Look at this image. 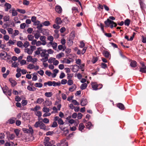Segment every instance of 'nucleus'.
Listing matches in <instances>:
<instances>
[{
  "label": "nucleus",
  "instance_id": "obj_1",
  "mask_svg": "<svg viewBox=\"0 0 146 146\" xmlns=\"http://www.w3.org/2000/svg\"><path fill=\"white\" fill-rule=\"evenodd\" d=\"M50 138L48 137H45L44 141V143L45 146H51L54 143V141H49Z\"/></svg>",
  "mask_w": 146,
  "mask_h": 146
},
{
  "label": "nucleus",
  "instance_id": "obj_2",
  "mask_svg": "<svg viewBox=\"0 0 146 146\" xmlns=\"http://www.w3.org/2000/svg\"><path fill=\"white\" fill-rule=\"evenodd\" d=\"M91 86L93 90H94L100 89L102 87V84H98L96 82L92 83Z\"/></svg>",
  "mask_w": 146,
  "mask_h": 146
},
{
  "label": "nucleus",
  "instance_id": "obj_3",
  "mask_svg": "<svg viewBox=\"0 0 146 146\" xmlns=\"http://www.w3.org/2000/svg\"><path fill=\"white\" fill-rule=\"evenodd\" d=\"M54 121H58V124L60 125H63L64 123L62 119L61 118H60L59 117L57 116H55L54 118Z\"/></svg>",
  "mask_w": 146,
  "mask_h": 146
},
{
  "label": "nucleus",
  "instance_id": "obj_4",
  "mask_svg": "<svg viewBox=\"0 0 146 146\" xmlns=\"http://www.w3.org/2000/svg\"><path fill=\"white\" fill-rule=\"evenodd\" d=\"M47 50L46 49H43L42 48L40 55L41 57H48L49 55L47 53Z\"/></svg>",
  "mask_w": 146,
  "mask_h": 146
},
{
  "label": "nucleus",
  "instance_id": "obj_5",
  "mask_svg": "<svg viewBox=\"0 0 146 146\" xmlns=\"http://www.w3.org/2000/svg\"><path fill=\"white\" fill-rule=\"evenodd\" d=\"M52 104L51 101H49V99H46L43 103L44 106H51Z\"/></svg>",
  "mask_w": 146,
  "mask_h": 146
},
{
  "label": "nucleus",
  "instance_id": "obj_6",
  "mask_svg": "<svg viewBox=\"0 0 146 146\" xmlns=\"http://www.w3.org/2000/svg\"><path fill=\"white\" fill-rule=\"evenodd\" d=\"M4 7L5 11H8L10 9L11 7V5L9 3H6L5 4Z\"/></svg>",
  "mask_w": 146,
  "mask_h": 146
},
{
  "label": "nucleus",
  "instance_id": "obj_7",
  "mask_svg": "<svg viewBox=\"0 0 146 146\" xmlns=\"http://www.w3.org/2000/svg\"><path fill=\"white\" fill-rule=\"evenodd\" d=\"M39 128L40 129L43 130L44 131H47L49 129L46 128L45 124L42 121L41 123Z\"/></svg>",
  "mask_w": 146,
  "mask_h": 146
},
{
  "label": "nucleus",
  "instance_id": "obj_8",
  "mask_svg": "<svg viewBox=\"0 0 146 146\" xmlns=\"http://www.w3.org/2000/svg\"><path fill=\"white\" fill-rule=\"evenodd\" d=\"M112 23H113V21L110 20L109 19H108L107 20L104 22V23L106 25V27H109L110 25L111 24H112Z\"/></svg>",
  "mask_w": 146,
  "mask_h": 146
},
{
  "label": "nucleus",
  "instance_id": "obj_9",
  "mask_svg": "<svg viewBox=\"0 0 146 146\" xmlns=\"http://www.w3.org/2000/svg\"><path fill=\"white\" fill-rule=\"evenodd\" d=\"M46 37L44 36H42L40 37V39L42 42V45H45L46 44Z\"/></svg>",
  "mask_w": 146,
  "mask_h": 146
},
{
  "label": "nucleus",
  "instance_id": "obj_10",
  "mask_svg": "<svg viewBox=\"0 0 146 146\" xmlns=\"http://www.w3.org/2000/svg\"><path fill=\"white\" fill-rule=\"evenodd\" d=\"M55 11L58 13L60 14L62 12V8L59 5L56 6L55 7Z\"/></svg>",
  "mask_w": 146,
  "mask_h": 146
},
{
  "label": "nucleus",
  "instance_id": "obj_11",
  "mask_svg": "<svg viewBox=\"0 0 146 146\" xmlns=\"http://www.w3.org/2000/svg\"><path fill=\"white\" fill-rule=\"evenodd\" d=\"M87 103L88 102L86 99L83 98L81 100L80 104L82 106H85L87 104Z\"/></svg>",
  "mask_w": 146,
  "mask_h": 146
},
{
  "label": "nucleus",
  "instance_id": "obj_12",
  "mask_svg": "<svg viewBox=\"0 0 146 146\" xmlns=\"http://www.w3.org/2000/svg\"><path fill=\"white\" fill-rule=\"evenodd\" d=\"M42 48L41 47H40L37 48L36 51L35 52V54L36 55H39L40 54L41 52Z\"/></svg>",
  "mask_w": 146,
  "mask_h": 146
},
{
  "label": "nucleus",
  "instance_id": "obj_13",
  "mask_svg": "<svg viewBox=\"0 0 146 146\" xmlns=\"http://www.w3.org/2000/svg\"><path fill=\"white\" fill-rule=\"evenodd\" d=\"M16 120V118L13 117L9 119L8 120V121L9 123L10 124H13L15 123V121Z\"/></svg>",
  "mask_w": 146,
  "mask_h": 146
},
{
  "label": "nucleus",
  "instance_id": "obj_14",
  "mask_svg": "<svg viewBox=\"0 0 146 146\" xmlns=\"http://www.w3.org/2000/svg\"><path fill=\"white\" fill-rule=\"evenodd\" d=\"M103 54L104 56L106 58H109L110 55V52L106 50H104L103 52Z\"/></svg>",
  "mask_w": 146,
  "mask_h": 146
},
{
  "label": "nucleus",
  "instance_id": "obj_15",
  "mask_svg": "<svg viewBox=\"0 0 146 146\" xmlns=\"http://www.w3.org/2000/svg\"><path fill=\"white\" fill-rule=\"evenodd\" d=\"M79 66L77 65H74L73 66V67L72 69V71L74 72H77L78 70Z\"/></svg>",
  "mask_w": 146,
  "mask_h": 146
},
{
  "label": "nucleus",
  "instance_id": "obj_16",
  "mask_svg": "<svg viewBox=\"0 0 146 146\" xmlns=\"http://www.w3.org/2000/svg\"><path fill=\"white\" fill-rule=\"evenodd\" d=\"M66 48V47L65 45H60L58 46V49L59 50H62V51H64L65 50Z\"/></svg>",
  "mask_w": 146,
  "mask_h": 146
},
{
  "label": "nucleus",
  "instance_id": "obj_17",
  "mask_svg": "<svg viewBox=\"0 0 146 146\" xmlns=\"http://www.w3.org/2000/svg\"><path fill=\"white\" fill-rule=\"evenodd\" d=\"M15 136L14 134H12L9 135V136H7V137L8 140L9 141L10 140H13L15 138Z\"/></svg>",
  "mask_w": 146,
  "mask_h": 146
},
{
  "label": "nucleus",
  "instance_id": "obj_18",
  "mask_svg": "<svg viewBox=\"0 0 146 146\" xmlns=\"http://www.w3.org/2000/svg\"><path fill=\"white\" fill-rule=\"evenodd\" d=\"M61 19L60 17H57L55 19V23L58 25H60L62 23Z\"/></svg>",
  "mask_w": 146,
  "mask_h": 146
},
{
  "label": "nucleus",
  "instance_id": "obj_19",
  "mask_svg": "<svg viewBox=\"0 0 146 146\" xmlns=\"http://www.w3.org/2000/svg\"><path fill=\"white\" fill-rule=\"evenodd\" d=\"M9 81L11 84V86L13 87L15 86L17 84L16 82L11 78H10L9 79Z\"/></svg>",
  "mask_w": 146,
  "mask_h": 146
},
{
  "label": "nucleus",
  "instance_id": "obj_20",
  "mask_svg": "<svg viewBox=\"0 0 146 146\" xmlns=\"http://www.w3.org/2000/svg\"><path fill=\"white\" fill-rule=\"evenodd\" d=\"M137 62L134 60H132L130 64V66L132 67L135 68L137 66Z\"/></svg>",
  "mask_w": 146,
  "mask_h": 146
},
{
  "label": "nucleus",
  "instance_id": "obj_21",
  "mask_svg": "<svg viewBox=\"0 0 146 146\" xmlns=\"http://www.w3.org/2000/svg\"><path fill=\"white\" fill-rule=\"evenodd\" d=\"M117 106L121 110H123L125 108L124 105L121 103H119L117 104Z\"/></svg>",
  "mask_w": 146,
  "mask_h": 146
},
{
  "label": "nucleus",
  "instance_id": "obj_22",
  "mask_svg": "<svg viewBox=\"0 0 146 146\" xmlns=\"http://www.w3.org/2000/svg\"><path fill=\"white\" fill-rule=\"evenodd\" d=\"M40 108V107L39 106H36L34 108H31V110L35 112L38 111Z\"/></svg>",
  "mask_w": 146,
  "mask_h": 146
},
{
  "label": "nucleus",
  "instance_id": "obj_23",
  "mask_svg": "<svg viewBox=\"0 0 146 146\" xmlns=\"http://www.w3.org/2000/svg\"><path fill=\"white\" fill-rule=\"evenodd\" d=\"M75 36L74 35L73 38V39H70L69 40H68L67 41V44L69 46L72 45L73 43V39H74V37Z\"/></svg>",
  "mask_w": 146,
  "mask_h": 146
},
{
  "label": "nucleus",
  "instance_id": "obj_24",
  "mask_svg": "<svg viewBox=\"0 0 146 146\" xmlns=\"http://www.w3.org/2000/svg\"><path fill=\"white\" fill-rule=\"evenodd\" d=\"M47 40L50 41L49 44L52 43V42H53L54 38L52 36L50 35L48 36L47 38Z\"/></svg>",
  "mask_w": 146,
  "mask_h": 146
},
{
  "label": "nucleus",
  "instance_id": "obj_25",
  "mask_svg": "<svg viewBox=\"0 0 146 146\" xmlns=\"http://www.w3.org/2000/svg\"><path fill=\"white\" fill-rule=\"evenodd\" d=\"M44 100L42 98H38L37 99L36 103L39 104H41L42 102H44Z\"/></svg>",
  "mask_w": 146,
  "mask_h": 146
},
{
  "label": "nucleus",
  "instance_id": "obj_26",
  "mask_svg": "<svg viewBox=\"0 0 146 146\" xmlns=\"http://www.w3.org/2000/svg\"><path fill=\"white\" fill-rule=\"evenodd\" d=\"M86 126L87 128H88L89 129H90L92 128V125L91 122H89L86 123Z\"/></svg>",
  "mask_w": 146,
  "mask_h": 146
},
{
  "label": "nucleus",
  "instance_id": "obj_27",
  "mask_svg": "<svg viewBox=\"0 0 146 146\" xmlns=\"http://www.w3.org/2000/svg\"><path fill=\"white\" fill-rule=\"evenodd\" d=\"M50 44H51L52 45V47L54 49V50H56L57 46V44L56 42H52V43Z\"/></svg>",
  "mask_w": 146,
  "mask_h": 146
},
{
  "label": "nucleus",
  "instance_id": "obj_28",
  "mask_svg": "<svg viewBox=\"0 0 146 146\" xmlns=\"http://www.w3.org/2000/svg\"><path fill=\"white\" fill-rule=\"evenodd\" d=\"M7 55V53L6 52L4 51L3 52L1 53L0 54V57L1 58H2L3 57L6 58Z\"/></svg>",
  "mask_w": 146,
  "mask_h": 146
},
{
  "label": "nucleus",
  "instance_id": "obj_29",
  "mask_svg": "<svg viewBox=\"0 0 146 146\" xmlns=\"http://www.w3.org/2000/svg\"><path fill=\"white\" fill-rule=\"evenodd\" d=\"M85 126L82 123H80L79 125V130L81 131H82V130L84 129Z\"/></svg>",
  "mask_w": 146,
  "mask_h": 146
},
{
  "label": "nucleus",
  "instance_id": "obj_30",
  "mask_svg": "<svg viewBox=\"0 0 146 146\" xmlns=\"http://www.w3.org/2000/svg\"><path fill=\"white\" fill-rule=\"evenodd\" d=\"M42 112L40 111H38L35 112V114L37 116L38 118L41 117L42 115Z\"/></svg>",
  "mask_w": 146,
  "mask_h": 146
},
{
  "label": "nucleus",
  "instance_id": "obj_31",
  "mask_svg": "<svg viewBox=\"0 0 146 146\" xmlns=\"http://www.w3.org/2000/svg\"><path fill=\"white\" fill-rule=\"evenodd\" d=\"M42 110L44 112L47 113L49 112L50 110L46 106H44L42 108Z\"/></svg>",
  "mask_w": 146,
  "mask_h": 146
},
{
  "label": "nucleus",
  "instance_id": "obj_32",
  "mask_svg": "<svg viewBox=\"0 0 146 146\" xmlns=\"http://www.w3.org/2000/svg\"><path fill=\"white\" fill-rule=\"evenodd\" d=\"M76 89V87L75 85H74L72 86L71 87L69 88V90L71 92H72L75 90Z\"/></svg>",
  "mask_w": 146,
  "mask_h": 146
},
{
  "label": "nucleus",
  "instance_id": "obj_33",
  "mask_svg": "<svg viewBox=\"0 0 146 146\" xmlns=\"http://www.w3.org/2000/svg\"><path fill=\"white\" fill-rule=\"evenodd\" d=\"M25 52L29 54H31L33 52L32 50H31V49L29 48H27L25 49Z\"/></svg>",
  "mask_w": 146,
  "mask_h": 146
},
{
  "label": "nucleus",
  "instance_id": "obj_34",
  "mask_svg": "<svg viewBox=\"0 0 146 146\" xmlns=\"http://www.w3.org/2000/svg\"><path fill=\"white\" fill-rule=\"evenodd\" d=\"M41 121H37L36 122L34 125V126L36 128L40 127Z\"/></svg>",
  "mask_w": 146,
  "mask_h": 146
},
{
  "label": "nucleus",
  "instance_id": "obj_35",
  "mask_svg": "<svg viewBox=\"0 0 146 146\" xmlns=\"http://www.w3.org/2000/svg\"><path fill=\"white\" fill-rule=\"evenodd\" d=\"M27 89L30 91H35L36 90V88L34 87H32L29 86H28Z\"/></svg>",
  "mask_w": 146,
  "mask_h": 146
},
{
  "label": "nucleus",
  "instance_id": "obj_36",
  "mask_svg": "<svg viewBox=\"0 0 146 146\" xmlns=\"http://www.w3.org/2000/svg\"><path fill=\"white\" fill-rule=\"evenodd\" d=\"M87 86V85L86 83H84L81 84L80 88L82 90L85 89Z\"/></svg>",
  "mask_w": 146,
  "mask_h": 146
},
{
  "label": "nucleus",
  "instance_id": "obj_37",
  "mask_svg": "<svg viewBox=\"0 0 146 146\" xmlns=\"http://www.w3.org/2000/svg\"><path fill=\"white\" fill-rule=\"evenodd\" d=\"M64 56V54L63 52H61L56 56V58L58 59H60Z\"/></svg>",
  "mask_w": 146,
  "mask_h": 146
},
{
  "label": "nucleus",
  "instance_id": "obj_38",
  "mask_svg": "<svg viewBox=\"0 0 146 146\" xmlns=\"http://www.w3.org/2000/svg\"><path fill=\"white\" fill-rule=\"evenodd\" d=\"M130 20L128 19H127L126 20H125L124 21V24L125 25L127 26H129V25L130 24Z\"/></svg>",
  "mask_w": 146,
  "mask_h": 146
},
{
  "label": "nucleus",
  "instance_id": "obj_39",
  "mask_svg": "<svg viewBox=\"0 0 146 146\" xmlns=\"http://www.w3.org/2000/svg\"><path fill=\"white\" fill-rule=\"evenodd\" d=\"M140 7L141 9H143L145 5V4L142 1H139Z\"/></svg>",
  "mask_w": 146,
  "mask_h": 146
},
{
  "label": "nucleus",
  "instance_id": "obj_40",
  "mask_svg": "<svg viewBox=\"0 0 146 146\" xmlns=\"http://www.w3.org/2000/svg\"><path fill=\"white\" fill-rule=\"evenodd\" d=\"M10 17L9 15H6L3 18L4 21H9L10 19Z\"/></svg>",
  "mask_w": 146,
  "mask_h": 146
},
{
  "label": "nucleus",
  "instance_id": "obj_41",
  "mask_svg": "<svg viewBox=\"0 0 146 146\" xmlns=\"http://www.w3.org/2000/svg\"><path fill=\"white\" fill-rule=\"evenodd\" d=\"M45 96L47 97H50L52 96L53 94L52 92H46L45 93Z\"/></svg>",
  "mask_w": 146,
  "mask_h": 146
},
{
  "label": "nucleus",
  "instance_id": "obj_42",
  "mask_svg": "<svg viewBox=\"0 0 146 146\" xmlns=\"http://www.w3.org/2000/svg\"><path fill=\"white\" fill-rule=\"evenodd\" d=\"M19 33V32L18 30H14V32L12 36V37H14L15 36L18 35Z\"/></svg>",
  "mask_w": 146,
  "mask_h": 146
},
{
  "label": "nucleus",
  "instance_id": "obj_43",
  "mask_svg": "<svg viewBox=\"0 0 146 146\" xmlns=\"http://www.w3.org/2000/svg\"><path fill=\"white\" fill-rule=\"evenodd\" d=\"M85 44L83 41H81L80 42V44L79 45V47L83 48L85 47Z\"/></svg>",
  "mask_w": 146,
  "mask_h": 146
},
{
  "label": "nucleus",
  "instance_id": "obj_44",
  "mask_svg": "<svg viewBox=\"0 0 146 146\" xmlns=\"http://www.w3.org/2000/svg\"><path fill=\"white\" fill-rule=\"evenodd\" d=\"M35 86L36 87L41 88L42 86V84L40 83H36L35 84Z\"/></svg>",
  "mask_w": 146,
  "mask_h": 146
},
{
  "label": "nucleus",
  "instance_id": "obj_45",
  "mask_svg": "<svg viewBox=\"0 0 146 146\" xmlns=\"http://www.w3.org/2000/svg\"><path fill=\"white\" fill-rule=\"evenodd\" d=\"M35 67V65L32 64H29L28 65L27 68L29 69H33Z\"/></svg>",
  "mask_w": 146,
  "mask_h": 146
},
{
  "label": "nucleus",
  "instance_id": "obj_46",
  "mask_svg": "<svg viewBox=\"0 0 146 146\" xmlns=\"http://www.w3.org/2000/svg\"><path fill=\"white\" fill-rule=\"evenodd\" d=\"M40 119H42L43 122L44 123H49V119L46 118H44L43 119H42V118H41Z\"/></svg>",
  "mask_w": 146,
  "mask_h": 146
},
{
  "label": "nucleus",
  "instance_id": "obj_47",
  "mask_svg": "<svg viewBox=\"0 0 146 146\" xmlns=\"http://www.w3.org/2000/svg\"><path fill=\"white\" fill-rule=\"evenodd\" d=\"M7 31L8 33L9 34H12L13 32V29L11 28H8L7 29Z\"/></svg>",
  "mask_w": 146,
  "mask_h": 146
},
{
  "label": "nucleus",
  "instance_id": "obj_48",
  "mask_svg": "<svg viewBox=\"0 0 146 146\" xmlns=\"http://www.w3.org/2000/svg\"><path fill=\"white\" fill-rule=\"evenodd\" d=\"M60 82H56L55 81H53V86L55 87L57 86H60Z\"/></svg>",
  "mask_w": 146,
  "mask_h": 146
},
{
  "label": "nucleus",
  "instance_id": "obj_49",
  "mask_svg": "<svg viewBox=\"0 0 146 146\" xmlns=\"http://www.w3.org/2000/svg\"><path fill=\"white\" fill-rule=\"evenodd\" d=\"M43 24L44 25L46 26H49L50 25V23L48 21H45L43 23Z\"/></svg>",
  "mask_w": 146,
  "mask_h": 146
},
{
  "label": "nucleus",
  "instance_id": "obj_50",
  "mask_svg": "<svg viewBox=\"0 0 146 146\" xmlns=\"http://www.w3.org/2000/svg\"><path fill=\"white\" fill-rule=\"evenodd\" d=\"M12 15L13 16H17L18 14L17 11L14 9L12 10Z\"/></svg>",
  "mask_w": 146,
  "mask_h": 146
},
{
  "label": "nucleus",
  "instance_id": "obj_51",
  "mask_svg": "<svg viewBox=\"0 0 146 146\" xmlns=\"http://www.w3.org/2000/svg\"><path fill=\"white\" fill-rule=\"evenodd\" d=\"M72 11L73 13L77 12H78V9L76 7H73L72 9Z\"/></svg>",
  "mask_w": 146,
  "mask_h": 146
},
{
  "label": "nucleus",
  "instance_id": "obj_52",
  "mask_svg": "<svg viewBox=\"0 0 146 146\" xmlns=\"http://www.w3.org/2000/svg\"><path fill=\"white\" fill-rule=\"evenodd\" d=\"M27 38L29 40L32 41L34 38V36L31 35H28Z\"/></svg>",
  "mask_w": 146,
  "mask_h": 146
},
{
  "label": "nucleus",
  "instance_id": "obj_53",
  "mask_svg": "<svg viewBox=\"0 0 146 146\" xmlns=\"http://www.w3.org/2000/svg\"><path fill=\"white\" fill-rule=\"evenodd\" d=\"M10 72V71L9 70H7L6 72L5 73L3 74V76L4 78H7V76L9 74Z\"/></svg>",
  "mask_w": 146,
  "mask_h": 146
},
{
  "label": "nucleus",
  "instance_id": "obj_54",
  "mask_svg": "<svg viewBox=\"0 0 146 146\" xmlns=\"http://www.w3.org/2000/svg\"><path fill=\"white\" fill-rule=\"evenodd\" d=\"M55 60V59L54 58L50 57L49 59H48V62L49 63H52V62H53Z\"/></svg>",
  "mask_w": 146,
  "mask_h": 146
},
{
  "label": "nucleus",
  "instance_id": "obj_55",
  "mask_svg": "<svg viewBox=\"0 0 146 146\" xmlns=\"http://www.w3.org/2000/svg\"><path fill=\"white\" fill-rule=\"evenodd\" d=\"M48 57H44V58H42L40 60L43 62H45L48 60Z\"/></svg>",
  "mask_w": 146,
  "mask_h": 146
},
{
  "label": "nucleus",
  "instance_id": "obj_56",
  "mask_svg": "<svg viewBox=\"0 0 146 146\" xmlns=\"http://www.w3.org/2000/svg\"><path fill=\"white\" fill-rule=\"evenodd\" d=\"M56 121H54L53 122L51 127H56L58 126V124L56 122Z\"/></svg>",
  "mask_w": 146,
  "mask_h": 146
},
{
  "label": "nucleus",
  "instance_id": "obj_57",
  "mask_svg": "<svg viewBox=\"0 0 146 146\" xmlns=\"http://www.w3.org/2000/svg\"><path fill=\"white\" fill-rule=\"evenodd\" d=\"M17 11L21 13L24 14L25 13V11L24 9H17Z\"/></svg>",
  "mask_w": 146,
  "mask_h": 146
},
{
  "label": "nucleus",
  "instance_id": "obj_58",
  "mask_svg": "<svg viewBox=\"0 0 146 146\" xmlns=\"http://www.w3.org/2000/svg\"><path fill=\"white\" fill-rule=\"evenodd\" d=\"M14 131L17 136H18L19 134L20 130L17 129H15L14 130Z\"/></svg>",
  "mask_w": 146,
  "mask_h": 146
},
{
  "label": "nucleus",
  "instance_id": "obj_59",
  "mask_svg": "<svg viewBox=\"0 0 146 146\" xmlns=\"http://www.w3.org/2000/svg\"><path fill=\"white\" fill-rule=\"evenodd\" d=\"M139 71L143 73H146V68H143L140 67Z\"/></svg>",
  "mask_w": 146,
  "mask_h": 146
},
{
  "label": "nucleus",
  "instance_id": "obj_60",
  "mask_svg": "<svg viewBox=\"0 0 146 146\" xmlns=\"http://www.w3.org/2000/svg\"><path fill=\"white\" fill-rule=\"evenodd\" d=\"M29 133L32 134L34 133V130L32 129V127L30 126L29 127Z\"/></svg>",
  "mask_w": 146,
  "mask_h": 146
},
{
  "label": "nucleus",
  "instance_id": "obj_61",
  "mask_svg": "<svg viewBox=\"0 0 146 146\" xmlns=\"http://www.w3.org/2000/svg\"><path fill=\"white\" fill-rule=\"evenodd\" d=\"M33 58L30 55H28L27 57V61L28 62H30L32 61Z\"/></svg>",
  "mask_w": 146,
  "mask_h": 146
},
{
  "label": "nucleus",
  "instance_id": "obj_62",
  "mask_svg": "<svg viewBox=\"0 0 146 146\" xmlns=\"http://www.w3.org/2000/svg\"><path fill=\"white\" fill-rule=\"evenodd\" d=\"M72 102L75 105H79V103L76 100H73L72 101Z\"/></svg>",
  "mask_w": 146,
  "mask_h": 146
},
{
  "label": "nucleus",
  "instance_id": "obj_63",
  "mask_svg": "<svg viewBox=\"0 0 146 146\" xmlns=\"http://www.w3.org/2000/svg\"><path fill=\"white\" fill-rule=\"evenodd\" d=\"M67 82L69 86L72 85L73 83V81L71 79L69 80Z\"/></svg>",
  "mask_w": 146,
  "mask_h": 146
},
{
  "label": "nucleus",
  "instance_id": "obj_64",
  "mask_svg": "<svg viewBox=\"0 0 146 146\" xmlns=\"http://www.w3.org/2000/svg\"><path fill=\"white\" fill-rule=\"evenodd\" d=\"M29 45V42L27 41H26L24 43L23 46L25 48H27Z\"/></svg>",
  "mask_w": 146,
  "mask_h": 146
}]
</instances>
